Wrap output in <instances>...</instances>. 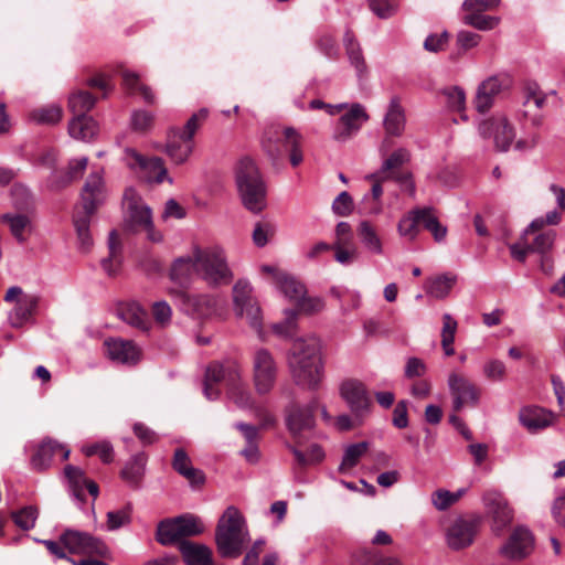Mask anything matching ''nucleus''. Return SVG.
<instances>
[{
  "label": "nucleus",
  "mask_w": 565,
  "mask_h": 565,
  "mask_svg": "<svg viewBox=\"0 0 565 565\" xmlns=\"http://www.w3.org/2000/svg\"><path fill=\"white\" fill-rule=\"evenodd\" d=\"M92 215H87L83 212H76L74 214V226L77 234L79 249L84 253L88 252L93 245V238L89 232V218Z\"/></svg>",
  "instance_id": "obj_42"
},
{
  "label": "nucleus",
  "mask_w": 565,
  "mask_h": 565,
  "mask_svg": "<svg viewBox=\"0 0 565 565\" xmlns=\"http://www.w3.org/2000/svg\"><path fill=\"white\" fill-rule=\"evenodd\" d=\"M179 529L182 537L195 536L203 532V524L200 519L193 515L178 516Z\"/></svg>",
  "instance_id": "obj_62"
},
{
  "label": "nucleus",
  "mask_w": 565,
  "mask_h": 565,
  "mask_svg": "<svg viewBox=\"0 0 565 565\" xmlns=\"http://www.w3.org/2000/svg\"><path fill=\"white\" fill-rule=\"evenodd\" d=\"M369 120L364 107L361 104H352L349 110L339 119L338 127L334 130L333 138L337 141H347L356 134L362 127L363 122Z\"/></svg>",
  "instance_id": "obj_18"
},
{
  "label": "nucleus",
  "mask_w": 565,
  "mask_h": 565,
  "mask_svg": "<svg viewBox=\"0 0 565 565\" xmlns=\"http://www.w3.org/2000/svg\"><path fill=\"white\" fill-rule=\"evenodd\" d=\"M263 148L273 162L280 160L286 152H289V160L292 167L299 166L302 160V136L291 127L271 126L264 132Z\"/></svg>",
  "instance_id": "obj_5"
},
{
  "label": "nucleus",
  "mask_w": 565,
  "mask_h": 565,
  "mask_svg": "<svg viewBox=\"0 0 565 565\" xmlns=\"http://www.w3.org/2000/svg\"><path fill=\"white\" fill-rule=\"evenodd\" d=\"M60 541L71 554L107 557L109 548L100 539L78 530L67 529L60 535Z\"/></svg>",
  "instance_id": "obj_9"
},
{
  "label": "nucleus",
  "mask_w": 565,
  "mask_h": 565,
  "mask_svg": "<svg viewBox=\"0 0 565 565\" xmlns=\"http://www.w3.org/2000/svg\"><path fill=\"white\" fill-rule=\"evenodd\" d=\"M354 562L362 565H401L395 557H383L370 551H361L353 555Z\"/></svg>",
  "instance_id": "obj_60"
},
{
  "label": "nucleus",
  "mask_w": 565,
  "mask_h": 565,
  "mask_svg": "<svg viewBox=\"0 0 565 565\" xmlns=\"http://www.w3.org/2000/svg\"><path fill=\"white\" fill-rule=\"evenodd\" d=\"M107 189L102 172H92L81 191L83 213L93 215L105 203Z\"/></svg>",
  "instance_id": "obj_16"
},
{
  "label": "nucleus",
  "mask_w": 565,
  "mask_h": 565,
  "mask_svg": "<svg viewBox=\"0 0 565 565\" xmlns=\"http://www.w3.org/2000/svg\"><path fill=\"white\" fill-rule=\"evenodd\" d=\"M340 394L353 413L362 415L367 411L370 397L362 382L352 379L344 381L340 386Z\"/></svg>",
  "instance_id": "obj_22"
},
{
  "label": "nucleus",
  "mask_w": 565,
  "mask_h": 565,
  "mask_svg": "<svg viewBox=\"0 0 565 565\" xmlns=\"http://www.w3.org/2000/svg\"><path fill=\"white\" fill-rule=\"evenodd\" d=\"M131 522V507H126L107 512V529L109 531H116Z\"/></svg>",
  "instance_id": "obj_59"
},
{
  "label": "nucleus",
  "mask_w": 565,
  "mask_h": 565,
  "mask_svg": "<svg viewBox=\"0 0 565 565\" xmlns=\"http://www.w3.org/2000/svg\"><path fill=\"white\" fill-rule=\"evenodd\" d=\"M68 134L74 139L90 141L98 134V125L89 116L74 115V118L68 122Z\"/></svg>",
  "instance_id": "obj_33"
},
{
  "label": "nucleus",
  "mask_w": 565,
  "mask_h": 565,
  "mask_svg": "<svg viewBox=\"0 0 565 565\" xmlns=\"http://www.w3.org/2000/svg\"><path fill=\"white\" fill-rule=\"evenodd\" d=\"M477 524L472 521L457 520L447 532V543L452 550L469 546L476 536Z\"/></svg>",
  "instance_id": "obj_25"
},
{
  "label": "nucleus",
  "mask_w": 565,
  "mask_h": 565,
  "mask_svg": "<svg viewBox=\"0 0 565 565\" xmlns=\"http://www.w3.org/2000/svg\"><path fill=\"white\" fill-rule=\"evenodd\" d=\"M119 317L126 323L147 331L149 328V319L147 312L136 302L128 303L120 308Z\"/></svg>",
  "instance_id": "obj_38"
},
{
  "label": "nucleus",
  "mask_w": 565,
  "mask_h": 565,
  "mask_svg": "<svg viewBox=\"0 0 565 565\" xmlns=\"http://www.w3.org/2000/svg\"><path fill=\"white\" fill-rule=\"evenodd\" d=\"M4 301L14 303L8 313V321L12 328L20 329L34 323V316L41 301L40 295L24 292L21 287L12 286L7 290Z\"/></svg>",
  "instance_id": "obj_7"
},
{
  "label": "nucleus",
  "mask_w": 565,
  "mask_h": 565,
  "mask_svg": "<svg viewBox=\"0 0 565 565\" xmlns=\"http://www.w3.org/2000/svg\"><path fill=\"white\" fill-rule=\"evenodd\" d=\"M180 551L186 565H214L212 551L206 545L182 541Z\"/></svg>",
  "instance_id": "obj_32"
},
{
  "label": "nucleus",
  "mask_w": 565,
  "mask_h": 565,
  "mask_svg": "<svg viewBox=\"0 0 565 565\" xmlns=\"http://www.w3.org/2000/svg\"><path fill=\"white\" fill-rule=\"evenodd\" d=\"M253 383L259 395L268 394L275 386L278 366L273 354L265 348L257 349L253 354Z\"/></svg>",
  "instance_id": "obj_10"
},
{
  "label": "nucleus",
  "mask_w": 565,
  "mask_h": 565,
  "mask_svg": "<svg viewBox=\"0 0 565 565\" xmlns=\"http://www.w3.org/2000/svg\"><path fill=\"white\" fill-rule=\"evenodd\" d=\"M446 97L447 105L450 109L461 111L466 106V94L462 88L458 86L448 87L443 90Z\"/></svg>",
  "instance_id": "obj_64"
},
{
  "label": "nucleus",
  "mask_w": 565,
  "mask_h": 565,
  "mask_svg": "<svg viewBox=\"0 0 565 565\" xmlns=\"http://www.w3.org/2000/svg\"><path fill=\"white\" fill-rule=\"evenodd\" d=\"M12 519L21 530L29 531L35 526L39 510L34 505H26L12 513Z\"/></svg>",
  "instance_id": "obj_53"
},
{
  "label": "nucleus",
  "mask_w": 565,
  "mask_h": 565,
  "mask_svg": "<svg viewBox=\"0 0 565 565\" xmlns=\"http://www.w3.org/2000/svg\"><path fill=\"white\" fill-rule=\"evenodd\" d=\"M288 367L297 385L317 391L324 376L320 339L313 335L297 339L288 354Z\"/></svg>",
  "instance_id": "obj_1"
},
{
  "label": "nucleus",
  "mask_w": 565,
  "mask_h": 565,
  "mask_svg": "<svg viewBox=\"0 0 565 565\" xmlns=\"http://www.w3.org/2000/svg\"><path fill=\"white\" fill-rule=\"evenodd\" d=\"M358 236L363 247L375 255L383 253V245L376 228L369 222L362 221L356 228Z\"/></svg>",
  "instance_id": "obj_36"
},
{
  "label": "nucleus",
  "mask_w": 565,
  "mask_h": 565,
  "mask_svg": "<svg viewBox=\"0 0 565 565\" xmlns=\"http://www.w3.org/2000/svg\"><path fill=\"white\" fill-rule=\"evenodd\" d=\"M479 135L492 138L497 150L505 152L515 139V130L504 115H494L478 125Z\"/></svg>",
  "instance_id": "obj_12"
},
{
  "label": "nucleus",
  "mask_w": 565,
  "mask_h": 565,
  "mask_svg": "<svg viewBox=\"0 0 565 565\" xmlns=\"http://www.w3.org/2000/svg\"><path fill=\"white\" fill-rule=\"evenodd\" d=\"M233 301L236 315L245 317L249 326L263 334V316L257 300L253 297V287L246 279H239L233 287Z\"/></svg>",
  "instance_id": "obj_8"
},
{
  "label": "nucleus",
  "mask_w": 565,
  "mask_h": 565,
  "mask_svg": "<svg viewBox=\"0 0 565 565\" xmlns=\"http://www.w3.org/2000/svg\"><path fill=\"white\" fill-rule=\"evenodd\" d=\"M181 297L184 299L194 312L200 316H207L212 313L216 307L217 300L211 295H190L182 292Z\"/></svg>",
  "instance_id": "obj_43"
},
{
  "label": "nucleus",
  "mask_w": 565,
  "mask_h": 565,
  "mask_svg": "<svg viewBox=\"0 0 565 565\" xmlns=\"http://www.w3.org/2000/svg\"><path fill=\"white\" fill-rule=\"evenodd\" d=\"M194 256L196 257L198 276L209 286L227 285L233 279L226 255L221 247L201 248L195 246Z\"/></svg>",
  "instance_id": "obj_6"
},
{
  "label": "nucleus",
  "mask_w": 565,
  "mask_h": 565,
  "mask_svg": "<svg viewBox=\"0 0 565 565\" xmlns=\"http://www.w3.org/2000/svg\"><path fill=\"white\" fill-rule=\"evenodd\" d=\"M557 233L555 230H547L537 233L533 242L530 244L532 253H536L546 256L553 248L556 241Z\"/></svg>",
  "instance_id": "obj_51"
},
{
  "label": "nucleus",
  "mask_w": 565,
  "mask_h": 565,
  "mask_svg": "<svg viewBox=\"0 0 565 565\" xmlns=\"http://www.w3.org/2000/svg\"><path fill=\"white\" fill-rule=\"evenodd\" d=\"M207 118V110L200 109L198 113L193 114L183 128H174L173 130L181 136L185 137L188 140H194V135L200 128V125Z\"/></svg>",
  "instance_id": "obj_58"
},
{
  "label": "nucleus",
  "mask_w": 565,
  "mask_h": 565,
  "mask_svg": "<svg viewBox=\"0 0 565 565\" xmlns=\"http://www.w3.org/2000/svg\"><path fill=\"white\" fill-rule=\"evenodd\" d=\"M503 81L498 76L484 79L477 88L473 100L475 108L480 114L487 113L493 105L494 97L501 93Z\"/></svg>",
  "instance_id": "obj_26"
},
{
  "label": "nucleus",
  "mask_w": 565,
  "mask_h": 565,
  "mask_svg": "<svg viewBox=\"0 0 565 565\" xmlns=\"http://www.w3.org/2000/svg\"><path fill=\"white\" fill-rule=\"evenodd\" d=\"M406 116L405 110L398 97H392L387 107V111L383 119L385 137L380 145V153L386 156L392 146V137H401L405 130Z\"/></svg>",
  "instance_id": "obj_14"
},
{
  "label": "nucleus",
  "mask_w": 565,
  "mask_h": 565,
  "mask_svg": "<svg viewBox=\"0 0 565 565\" xmlns=\"http://www.w3.org/2000/svg\"><path fill=\"white\" fill-rule=\"evenodd\" d=\"M194 149V140H188L185 137L170 130L168 135V141L166 145V153L175 164L184 163Z\"/></svg>",
  "instance_id": "obj_27"
},
{
  "label": "nucleus",
  "mask_w": 565,
  "mask_h": 565,
  "mask_svg": "<svg viewBox=\"0 0 565 565\" xmlns=\"http://www.w3.org/2000/svg\"><path fill=\"white\" fill-rule=\"evenodd\" d=\"M419 224L424 225V214L416 213L415 209L401 218L397 226L398 233L401 236L413 241L419 232Z\"/></svg>",
  "instance_id": "obj_46"
},
{
  "label": "nucleus",
  "mask_w": 565,
  "mask_h": 565,
  "mask_svg": "<svg viewBox=\"0 0 565 565\" xmlns=\"http://www.w3.org/2000/svg\"><path fill=\"white\" fill-rule=\"evenodd\" d=\"M71 450L63 444L57 443L51 438L44 439L36 452L31 459L32 466L38 470H43L50 467L53 458L61 454L62 460H66Z\"/></svg>",
  "instance_id": "obj_23"
},
{
  "label": "nucleus",
  "mask_w": 565,
  "mask_h": 565,
  "mask_svg": "<svg viewBox=\"0 0 565 565\" xmlns=\"http://www.w3.org/2000/svg\"><path fill=\"white\" fill-rule=\"evenodd\" d=\"M179 527L177 518L161 521L157 529V541L162 545H171L180 542L183 537Z\"/></svg>",
  "instance_id": "obj_41"
},
{
  "label": "nucleus",
  "mask_w": 565,
  "mask_h": 565,
  "mask_svg": "<svg viewBox=\"0 0 565 565\" xmlns=\"http://www.w3.org/2000/svg\"><path fill=\"white\" fill-rule=\"evenodd\" d=\"M126 225L132 232H147L148 238L152 242H160L162 239V235L153 230L150 209L137 201H130L128 203Z\"/></svg>",
  "instance_id": "obj_17"
},
{
  "label": "nucleus",
  "mask_w": 565,
  "mask_h": 565,
  "mask_svg": "<svg viewBox=\"0 0 565 565\" xmlns=\"http://www.w3.org/2000/svg\"><path fill=\"white\" fill-rule=\"evenodd\" d=\"M172 467L192 486H200L203 484L205 481L203 471L192 466L190 457L182 448L175 449L172 459Z\"/></svg>",
  "instance_id": "obj_31"
},
{
  "label": "nucleus",
  "mask_w": 565,
  "mask_h": 565,
  "mask_svg": "<svg viewBox=\"0 0 565 565\" xmlns=\"http://www.w3.org/2000/svg\"><path fill=\"white\" fill-rule=\"evenodd\" d=\"M87 163V157L70 160L65 175L60 180L57 172L55 171L50 180V185L52 188L60 189L70 184L74 180L79 179L86 170Z\"/></svg>",
  "instance_id": "obj_37"
},
{
  "label": "nucleus",
  "mask_w": 565,
  "mask_h": 565,
  "mask_svg": "<svg viewBox=\"0 0 565 565\" xmlns=\"http://www.w3.org/2000/svg\"><path fill=\"white\" fill-rule=\"evenodd\" d=\"M146 466V456L143 454L135 455L121 470V478L134 486H137L143 476Z\"/></svg>",
  "instance_id": "obj_44"
},
{
  "label": "nucleus",
  "mask_w": 565,
  "mask_h": 565,
  "mask_svg": "<svg viewBox=\"0 0 565 565\" xmlns=\"http://www.w3.org/2000/svg\"><path fill=\"white\" fill-rule=\"evenodd\" d=\"M63 110L58 105H47L30 113V119L41 125H55L61 121Z\"/></svg>",
  "instance_id": "obj_49"
},
{
  "label": "nucleus",
  "mask_w": 565,
  "mask_h": 565,
  "mask_svg": "<svg viewBox=\"0 0 565 565\" xmlns=\"http://www.w3.org/2000/svg\"><path fill=\"white\" fill-rule=\"evenodd\" d=\"M343 44L351 65L354 66L358 76L362 77L366 73L367 67L360 43L355 40L351 31L345 32Z\"/></svg>",
  "instance_id": "obj_35"
},
{
  "label": "nucleus",
  "mask_w": 565,
  "mask_h": 565,
  "mask_svg": "<svg viewBox=\"0 0 565 565\" xmlns=\"http://www.w3.org/2000/svg\"><path fill=\"white\" fill-rule=\"evenodd\" d=\"M463 22L478 30L487 31L493 29L499 23V19L478 12H469L465 15Z\"/></svg>",
  "instance_id": "obj_61"
},
{
  "label": "nucleus",
  "mask_w": 565,
  "mask_h": 565,
  "mask_svg": "<svg viewBox=\"0 0 565 565\" xmlns=\"http://www.w3.org/2000/svg\"><path fill=\"white\" fill-rule=\"evenodd\" d=\"M2 221L9 223L12 235L19 241L24 242V232L30 228L31 221L29 216L23 214H4Z\"/></svg>",
  "instance_id": "obj_54"
},
{
  "label": "nucleus",
  "mask_w": 565,
  "mask_h": 565,
  "mask_svg": "<svg viewBox=\"0 0 565 565\" xmlns=\"http://www.w3.org/2000/svg\"><path fill=\"white\" fill-rule=\"evenodd\" d=\"M277 288L291 301L299 305L300 309L306 312L318 311L323 303L320 299H305L306 287L288 273L284 279L277 284Z\"/></svg>",
  "instance_id": "obj_19"
},
{
  "label": "nucleus",
  "mask_w": 565,
  "mask_h": 565,
  "mask_svg": "<svg viewBox=\"0 0 565 565\" xmlns=\"http://www.w3.org/2000/svg\"><path fill=\"white\" fill-rule=\"evenodd\" d=\"M108 358L121 364H136L141 356L140 349L130 340L110 338L104 342Z\"/></svg>",
  "instance_id": "obj_21"
},
{
  "label": "nucleus",
  "mask_w": 565,
  "mask_h": 565,
  "mask_svg": "<svg viewBox=\"0 0 565 565\" xmlns=\"http://www.w3.org/2000/svg\"><path fill=\"white\" fill-rule=\"evenodd\" d=\"M109 256L102 260V267L109 276H114L118 273L121 259H120V241L116 231H111L108 237Z\"/></svg>",
  "instance_id": "obj_39"
},
{
  "label": "nucleus",
  "mask_w": 565,
  "mask_h": 565,
  "mask_svg": "<svg viewBox=\"0 0 565 565\" xmlns=\"http://www.w3.org/2000/svg\"><path fill=\"white\" fill-rule=\"evenodd\" d=\"M228 398L239 408L253 407V397L247 386L241 380V371L234 367L233 372L228 373Z\"/></svg>",
  "instance_id": "obj_30"
},
{
  "label": "nucleus",
  "mask_w": 565,
  "mask_h": 565,
  "mask_svg": "<svg viewBox=\"0 0 565 565\" xmlns=\"http://www.w3.org/2000/svg\"><path fill=\"white\" fill-rule=\"evenodd\" d=\"M249 536L242 513L233 505L220 518L215 541L223 557H237L248 542Z\"/></svg>",
  "instance_id": "obj_3"
},
{
  "label": "nucleus",
  "mask_w": 565,
  "mask_h": 565,
  "mask_svg": "<svg viewBox=\"0 0 565 565\" xmlns=\"http://www.w3.org/2000/svg\"><path fill=\"white\" fill-rule=\"evenodd\" d=\"M334 259L337 263L349 266L359 258V249L354 242V233L334 239L332 243Z\"/></svg>",
  "instance_id": "obj_34"
},
{
  "label": "nucleus",
  "mask_w": 565,
  "mask_h": 565,
  "mask_svg": "<svg viewBox=\"0 0 565 565\" xmlns=\"http://www.w3.org/2000/svg\"><path fill=\"white\" fill-rule=\"evenodd\" d=\"M416 213L424 214V227L433 234L436 242H441L446 237L447 228L439 223L433 209H416Z\"/></svg>",
  "instance_id": "obj_55"
},
{
  "label": "nucleus",
  "mask_w": 565,
  "mask_h": 565,
  "mask_svg": "<svg viewBox=\"0 0 565 565\" xmlns=\"http://www.w3.org/2000/svg\"><path fill=\"white\" fill-rule=\"evenodd\" d=\"M318 406V401L312 399L306 407L292 408L286 419L288 430L294 436L297 444H287L286 446L295 456L297 463L301 467L317 465L324 459V451L318 444H311L307 454H303L299 449V446L301 445L300 436L302 431L310 430L315 425L313 414Z\"/></svg>",
  "instance_id": "obj_2"
},
{
  "label": "nucleus",
  "mask_w": 565,
  "mask_h": 565,
  "mask_svg": "<svg viewBox=\"0 0 565 565\" xmlns=\"http://www.w3.org/2000/svg\"><path fill=\"white\" fill-rule=\"evenodd\" d=\"M482 501L486 513L492 521V531L497 535H500L502 531L511 524L513 510L504 495L495 490L487 491L482 497Z\"/></svg>",
  "instance_id": "obj_13"
},
{
  "label": "nucleus",
  "mask_w": 565,
  "mask_h": 565,
  "mask_svg": "<svg viewBox=\"0 0 565 565\" xmlns=\"http://www.w3.org/2000/svg\"><path fill=\"white\" fill-rule=\"evenodd\" d=\"M276 233V226L274 223L268 221H260L255 224L253 231V243L257 247H264Z\"/></svg>",
  "instance_id": "obj_56"
},
{
  "label": "nucleus",
  "mask_w": 565,
  "mask_h": 565,
  "mask_svg": "<svg viewBox=\"0 0 565 565\" xmlns=\"http://www.w3.org/2000/svg\"><path fill=\"white\" fill-rule=\"evenodd\" d=\"M82 451L87 457H92V456H95V455L99 456L100 460L104 463H109L114 459L113 446L107 440H103V441H98V443H95V444H92V445L84 446L82 448Z\"/></svg>",
  "instance_id": "obj_57"
},
{
  "label": "nucleus",
  "mask_w": 565,
  "mask_h": 565,
  "mask_svg": "<svg viewBox=\"0 0 565 565\" xmlns=\"http://www.w3.org/2000/svg\"><path fill=\"white\" fill-rule=\"evenodd\" d=\"M64 472L66 478L68 479L75 498L81 501H84V483H86L84 471L75 466L68 465L65 467Z\"/></svg>",
  "instance_id": "obj_52"
},
{
  "label": "nucleus",
  "mask_w": 565,
  "mask_h": 565,
  "mask_svg": "<svg viewBox=\"0 0 565 565\" xmlns=\"http://www.w3.org/2000/svg\"><path fill=\"white\" fill-rule=\"evenodd\" d=\"M367 447L369 444L366 441H361L348 446L339 466V471L341 473H345L354 468L359 463L361 457L366 452Z\"/></svg>",
  "instance_id": "obj_47"
},
{
  "label": "nucleus",
  "mask_w": 565,
  "mask_h": 565,
  "mask_svg": "<svg viewBox=\"0 0 565 565\" xmlns=\"http://www.w3.org/2000/svg\"><path fill=\"white\" fill-rule=\"evenodd\" d=\"M236 184L242 203L248 211L257 214L266 207V185L252 159L244 158L238 162Z\"/></svg>",
  "instance_id": "obj_4"
},
{
  "label": "nucleus",
  "mask_w": 565,
  "mask_h": 565,
  "mask_svg": "<svg viewBox=\"0 0 565 565\" xmlns=\"http://www.w3.org/2000/svg\"><path fill=\"white\" fill-rule=\"evenodd\" d=\"M194 275L198 276V266L193 248L191 255L181 256L172 263L170 278L179 286L186 287Z\"/></svg>",
  "instance_id": "obj_28"
},
{
  "label": "nucleus",
  "mask_w": 565,
  "mask_h": 565,
  "mask_svg": "<svg viewBox=\"0 0 565 565\" xmlns=\"http://www.w3.org/2000/svg\"><path fill=\"white\" fill-rule=\"evenodd\" d=\"M95 103V97L85 90L74 92L68 97V108L74 115L87 116L86 114L94 107Z\"/></svg>",
  "instance_id": "obj_48"
},
{
  "label": "nucleus",
  "mask_w": 565,
  "mask_h": 565,
  "mask_svg": "<svg viewBox=\"0 0 565 565\" xmlns=\"http://www.w3.org/2000/svg\"><path fill=\"white\" fill-rule=\"evenodd\" d=\"M122 161L148 182L161 183L167 179L164 162L159 157L146 158L135 149L126 148Z\"/></svg>",
  "instance_id": "obj_11"
},
{
  "label": "nucleus",
  "mask_w": 565,
  "mask_h": 565,
  "mask_svg": "<svg viewBox=\"0 0 565 565\" xmlns=\"http://www.w3.org/2000/svg\"><path fill=\"white\" fill-rule=\"evenodd\" d=\"M369 7L380 19H388L398 10V3L395 0H369Z\"/></svg>",
  "instance_id": "obj_63"
},
{
  "label": "nucleus",
  "mask_w": 565,
  "mask_h": 565,
  "mask_svg": "<svg viewBox=\"0 0 565 565\" xmlns=\"http://www.w3.org/2000/svg\"><path fill=\"white\" fill-rule=\"evenodd\" d=\"M448 386L454 396V409L460 411L466 404L476 405L479 401V391L467 377L451 373L448 377Z\"/></svg>",
  "instance_id": "obj_20"
},
{
  "label": "nucleus",
  "mask_w": 565,
  "mask_h": 565,
  "mask_svg": "<svg viewBox=\"0 0 565 565\" xmlns=\"http://www.w3.org/2000/svg\"><path fill=\"white\" fill-rule=\"evenodd\" d=\"M457 281L456 275L444 274L430 278L426 282V292L434 298L443 299L448 296Z\"/></svg>",
  "instance_id": "obj_40"
},
{
  "label": "nucleus",
  "mask_w": 565,
  "mask_h": 565,
  "mask_svg": "<svg viewBox=\"0 0 565 565\" xmlns=\"http://www.w3.org/2000/svg\"><path fill=\"white\" fill-rule=\"evenodd\" d=\"M457 331V321L449 315H443L441 347L446 355L450 356L455 353L452 347L455 334Z\"/></svg>",
  "instance_id": "obj_50"
},
{
  "label": "nucleus",
  "mask_w": 565,
  "mask_h": 565,
  "mask_svg": "<svg viewBox=\"0 0 565 565\" xmlns=\"http://www.w3.org/2000/svg\"><path fill=\"white\" fill-rule=\"evenodd\" d=\"M234 367L237 366L232 364L225 367L222 364L213 363L206 369L203 393L209 401H214L220 396V391L215 385L222 381H226L228 384V373L233 372Z\"/></svg>",
  "instance_id": "obj_29"
},
{
  "label": "nucleus",
  "mask_w": 565,
  "mask_h": 565,
  "mask_svg": "<svg viewBox=\"0 0 565 565\" xmlns=\"http://www.w3.org/2000/svg\"><path fill=\"white\" fill-rule=\"evenodd\" d=\"M409 160L411 152L406 148H397L383 161L380 173L395 179L394 171L409 162Z\"/></svg>",
  "instance_id": "obj_45"
},
{
  "label": "nucleus",
  "mask_w": 565,
  "mask_h": 565,
  "mask_svg": "<svg viewBox=\"0 0 565 565\" xmlns=\"http://www.w3.org/2000/svg\"><path fill=\"white\" fill-rule=\"evenodd\" d=\"M554 414L539 406H524L519 412V422L530 433H536L553 424Z\"/></svg>",
  "instance_id": "obj_24"
},
{
  "label": "nucleus",
  "mask_w": 565,
  "mask_h": 565,
  "mask_svg": "<svg viewBox=\"0 0 565 565\" xmlns=\"http://www.w3.org/2000/svg\"><path fill=\"white\" fill-rule=\"evenodd\" d=\"M534 550V537L525 526H516L508 541L500 547L501 556L510 561H521Z\"/></svg>",
  "instance_id": "obj_15"
}]
</instances>
